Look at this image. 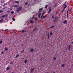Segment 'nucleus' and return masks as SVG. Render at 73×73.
I'll return each mask as SVG.
<instances>
[{"mask_svg":"<svg viewBox=\"0 0 73 73\" xmlns=\"http://www.w3.org/2000/svg\"><path fill=\"white\" fill-rule=\"evenodd\" d=\"M13 13H14V11H12L11 12V14H13Z\"/></svg>","mask_w":73,"mask_h":73,"instance_id":"25","label":"nucleus"},{"mask_svg":"<svg viewBox=\"0 0 73 73\" xmlns=\"http://www.w3.org/2000/svg\"><path fill=\"white\" fill-rule=\"evenodd\" d=\"M67 23V21L66 20L64 21H63V24H65Z\"/></svg>","mask_w":73,"mask_h":73,"instance_id":"7","label":"nucleus"},{"mask_svg":"<svg viewBox=\"0 0 73 73\" xmlns=\"http://www.w3.org/2000/svg\"><path fill=\"white\" fill-rule=\"evenodd\" d=\"M42 9H43V8H42L40 9H39V11L38 12V13H40V12L41 11H42Z\"/></svg>","mask_w":73,"mask_h":73,"instance_id":"5","label":"nucleus"},{"mask_svg":"<svg viewBox=\"0 0 73 73\" xmlns=\"http://www.w3.org/2000/svg\"><path fill=\"white\" fill-rule=\"evenodd\" d=\"M37 29V28L36 27L35 28H34L33 30V32H35Z\"/></svg>","mask_w":73,"mask_h":73,"instance_id":"18","label":"nucleus"},{"mask_svg":"<svg viewBox=\"0 0 73 73\" xmlns=\"http://www.w3.org/2000/svg\"><path fill=\"white\" fill-rule=\"evenodd\" d=\"M5 9V7L3 8V10Z\"/></svg>","mask_w":73,"mask_h":73,"instance_id":"52","label":"nucleus"},{"mask_svg":"<svg viewBox=\"0 0 73 73\" xmlns=\"http://www.w3.org/2000/svg\"><path fill=\"white\" fill-rule=\"evenodd\" d=\"M71 48V44H70L68 45V50H69Z\"/></svg>","mask_w":73,"mask_h":73,"instance_id":"4","label":"nucleus"},{"mask_svg":"<svg viewBox=\"0 0 73 73\" xmlns=\"http://www.w3.org/2000/svg\"><path fill=\"white\" fill-rule=\"evenodd\" d=\"M19 56V54H18L17 55H16L15 58H17V57H18Z\"/></svg>","mask_w":73,"mask_h":73,"instance_id":"19","label":"nucleus"},{"mask_svg":"<svg viewBox=\"0 0 73 73\" xmlns=\"http://www.w3.org/2000/svg\"><path fill=\"white\" fill-rule=\"evenodd\" d=\"M14 3H17V4H18V3H19V1H15Z\"/></svg>","mask_w":73,"mask_h":73,"instance_id":"22","label":"nucleus"},{"mask_svg":"<svg viewBox=\"0 0 73 73\" xmlns=\"http://www.w3.org/2000/svg\"><path fill=\"white\" fill-rule=\"evenodd\" d=\"M44 15H45V12L44 11L42 14V16H44Z\"/></svg>","mask_w":73,"mask_h":73,"instance_id":"21","label":"nucleus"},{"mask_svg":"<svg viewBox=\"0 0 73 73\" xmlns=\"http://www.w3.org/2000/svg\"><path fill=\"white\" fill-rule=\"evenodd\" d=\"M49 37H48V39H49Z\"/></svg>","mask_w":73,"mask_h":73,"instance_id":"55","label":"nucleus"},{"mask_svg":"<svg viewBox=\"0 0 73 73\" xmlns=\"http://www.w3.org/2000/svg\"><path fill=\"white\" fill-rule=\"evenodd\" d=\"M2 42H3V40H0V44H2Z\"/></svg>","mask_w":73,"mask_h":73,"instance_id":"28","label":"nucleus"},{"mask_svg":"<svg viewBox=\"0 0 73 73\" xmlns=\"http://www.w3.org/2000/svg\"><path fill=\"white\" fill-rule=\"evenodd\" d=\"M56 21H57V19H56L55 20V21H54V23H55V22Z\"/></svg>","mask_w":73,"mask_h":73,"instance_id":"42","label":"nucleus"},{"mask_svg":"<svg viewBox=\"0 0 73 73\" xmlns=\"http://www.w3.org/2000/svg\"><path fill=\"white\" fill-rule=\"evenodd\" d=\"M67 7V6H66V5L65 7H64L63 9H64V10H65V8H66V7Z\"/></svg>","mask_w":73,"mask_h":73,"instance_id":"20","label":"nucleus"},{"mask_svg":"<svg viewBox=\"0 0 73 73\" xmlns=\"http://www.w3.org/2000/svg\"><path fill=\"white\" fill-rule=\"evenodd\" d=\"M55 19H57V18H56V17L55 18Z\"/></svg>","mask_w":73,"mask_h":73,"instance_id":"60","label":"nucleus"},{"mask_svg":"<svg viewBox=\"0 0 73 73\" xmlns=\"http://www.w3.org/2000/svg\"><path fill=\"white\" fill-rule=\"evenodd\" d=\"M64 9H63V10L62 11L61 13H63V12H64Z\"/></svg>","mask_w":73,"mask_h":73,"instance_id":"40","label":"nucleus"},{"mask_svg":"<svg viewBox=\"0 0 73 73\" xmlns=\"http://www.w3.org/2000/svg\"><path fill=\"white\" fill-rule=\"evenodd\" d=\"M57 13H56V14H57Z\"/></svg>","mask_w":73,"mask_h":73,"instance_id":"62","label":"nucleus"},{"mask_svg":"<svg viewBox=\"0 0 73 73\" xmlns=\"http://www.w3.org/2000/svg\"><path fill=\"white\" fill-rule=\"evenodd\" d=\"M37 19H38L37 18H35V21L37 20Z\"/></svg>","mask_w":73,"mask_h":73,"instance_id":"39","label":"nucleus"},{"mask_svg":"<svg viewBox=\"0 0 73 73\" xmlns=\"http://www.w3.org/2000/svg\"><path fill=\"white\" fill-rule=\"evenodd\" d=\"M27 62H28V60L27 59H26L25 60L24 63H25V64H26V63H27Z\"/></svg>","mask_w":73,"mask_h":73,"instance_id":"8","label":"nucleus"},{"mask_svg":"<svg viewBox=\"0 0 73 73\" xmlns=\"http://www.w3.org/2000/svg\"><path fill=\"white\" fill-rule=\"evenodd\" d=\"M24 32V31L23 30L22 31V33H23V32Z\"/></svg>","mask_w":73,"mask_h":73,"instance_id":"44","label":"nucleus"},{"mask_svg":"<svg viewBox=\"0 0 73 73\" xmlns=\"http://www.w3.org/2000/svg\"><path fill=\"white\" fill-rule=\"evenodd\" d=\"M9 9H10V8H9Z\"/></svg>","mask_w":73,"mask_h":73,"instance_id":"63","label":"nucleus"},{"mask_svg":"<svg viewBox=\"0 0 73 73\" xmlns=\"http://www.w3.org/2000/svg\"><path fill=\"white\" fill-rule=\"evenodd\" d=\"M28 3V2H26V3H25V5H27Z\"/></svg>","mask_w":73,"mask_h":73,"instance_id":"37","label":"nucleus"},{"mask_svg":"<svg viewBox=\"0 0 73 73\" xmlns=\"http://www.w3.org/2000/svg\"><path fill=\"white\" fill-rule=\"evenodd\" d=\"M57 6V4H55L54 5V7H56V6Z\"/></svg>","mask_w":73,"mask_h":73,"instance_id":"30","label":"nucleus"},{"mask_svg":"<svg viewBox=\"0 0 73 73\" xmlns=\"http://www.w3.org/2000/svg\"><path fill=\"white\" fill-rule=\"evenodd\" d=\"M46 17V16L45 15L43 16V17H42V19H44V18H45V17Z\"/></svg>","mask_w":73,"mask_h":73,"instance_id":"24","label":"nucleus"},{"mask_svg":"<svg viewBox=\"0 0 73 73\" xmlns=\"http://www.w3.org/2000/svg\"><path fill=\"white\" fill-rule=\"evenodd\" d=\"M6 70H9V67H7V68H6Z\"/></svg>","mask_w":73,"mask_h":73,"instance_id":"10","label":"nucleus"},{"mask_svg":"<svg viewBox=\"0 0 73 73\" xmlns=\"http://www.w3.org/2000/svg\"><path fill=\"white\" fill-rule=\"evenodd\" d=\"M66 3V2H65V3L64 4V5L65 6V3Z\"/></svg>","mask_w":73,"mask_h":73,"instance_id":"47","label":"nucleus"},{"mask_svg":"<svg viewBox=\"0 0 73 73\" xmlns=\"http://www.w3.org/2000/svg\"><path fill=\"white\" fill-rule=\"evenodd\" d=\"M43 16H42V15L41 17H40V19H41L42 18V17H43Z\"/></svg>","mask_w":73,"mask_h":73,"instance_id":"45","label":"nucleus"},{"mask_svg":"<svg viewBox=\"0 0 73 73\" xmlns=\"http://www.w3.org/2000/svg\"><path fill=\"white\" fill-rule=\"evenodd\" d=\"M1 54H4V52L1 51Z\"/></svg>","mask_w":73,"mask_h":73,"instance_id":"41","label":"nucleus"},{"mask_svg":"<svg viewBox=\"0 0 73 73\" xmlns=\"http://www.w3.org/2000/svg\"><path fill=\"white\" fill-rule=\"evenodd\" d=\"M50 35H53V33H52V32H51V33H50Z\"/></svg>","mask_w":73,"mask_h":73,"instance_id":"32","label":"nucleus"},{"mask_svg":"<svg viewBox=\"0 0 73 73\" xmlns=\"http://www.w3.org/2000/svg\"><path fill=\"white\" fill-rule=\"evenodd\" d=\"M40 60H41V61H42V60H43V59H42V58H40Z\"/></svg>","mask_w":73,"mask_h":73,"instance_id":"33","label":"nucleus"},{"mask_svg":"<svg viewBox=\"0 0 73 73\" xmlns=\"http://www.w3.org/2000/svg\"><path fill=\"white\" fill-rule=\"evenodd\" d=\"M51 12V11H48V14H49V13H50Z\"/></svg>","mask_w":73,"mask_h":73,"instance_id":"36","label":"nucleus"},{"mask_svg":"<svg viewBox=\"0 0 73 73\" xmlns=\"http://www.w3.org/2000/svg\"><path fill=\"white\" fill-rule=\"evenodd\" d=\"M10 11H7V13H9V12H10Z\"/></svg>","mask_w":73,"mask_h":73,"instance_id":"35","label":"nucleus"},{"mask_svg":"<svg viewBox=\"0 0 73 73\" xmlns=\"http://www.w3.org/2000/svg\"><path fill=\"white\" fill-rule=\"evenodd\" d=\"M54 15H52V19H54Z\"/></svg>","mask_w":73,"mask_h":73,"instance_id":"34","label":"nucleus"},{"mask_svg":"<svg viewBox=\"0 0 73 73\" xmlns=\"http://www.w3.org/2000/svg\"><path fill=\"white\" fill-rule=\"evenodd\" d=\"M24 32H26V31H24Z\"/></svg>","mask_w":73,"mask_h":73,"instance_id":"56","label":"nucleus"},{"mask_svg":"<svg viewBox=\"0 0 73 73\" xmlns=\"http://www.w3.org/2000/svg\"><path fill=\"white\" fill-rule=\"evenodd\" d=\"M22 58L23 59H24V58Z\"/></svg>","mask_w":73,"mask_h":73,"instance_id":"58","label":"nucleus"},{"mask_svg":"<svg viewBox=\"0 0 73 73\" xmlns=\"http://www.w3.org/2000/svg\"><path fill=\"white\" fill-rule=\"evenodd\" d=\"M49 11L51 12V11H52V9L51 8V7H49Z\"/></svg>","mask_w":73,"mask_h":73,"instance_id":"16","label":"nucleus"},{"mask_svg":"<svg viewBox=\"0 0 73 73\" xmlns=\"http://www.w3.org/2000/svg\"><path fill=\"white\" fill-rule=\"evenodd\" d=\"M72 44H73V42H72Z\"/></svg>","mask_w":73,"mask_h":73,"instance_id":"59","label":"nucleus"},{"mask_svg":"<svg viewBox=\"0 0 73 73\" xmlns=\"http://www.w3.org/2000/svg\"><path fill=\"white\" fill-rule=\"evenodd\" d=\"M48 7H49V6L48 5H46L45 6V8H46H46H47Z\"/></svg>","mask_w":73,"mask_h":73,"instance_id":"11","label":"nucleus"},{"mask_svg":"<svg viewBox=\"0 0 73 73\" xmlns=\"http://www.w3.org/2000/svg\"><path fill=\"white\" fill-rule=\"evenodd\" d=\"M6 5L5 4H4L3 5V7H4Z\"/></svg>","mask_w":73,"mask_h":73,"instance_id":"46","label":"nucleus"},{"mask_svg":"<svg viewBox=\"0 0 73 73\" xmlns=\"http://www.w3.org/2000/svg\"><path fill=\"white\" fill-rule=\"evenodd\" d=\"M3 21V19L0 20V23H1V22H2Z\"/></svg>","mask_w":73,"mask_h":73,"instance_id":"31","label":"nucleus"},{"mask_svg":"<svg viewBox=\"0 0 73 73\" xmlns=\"http://www.w3.org/2000/svg\"><path fill=\"white\" fill-rule=\"evenodd\" d=\"M61 66L62 67H64L65 66V64H62L61 65Z\"/></svg>","mask_w":73,"mask_h":73,"instance_id":"14","label":"nucleus"},{"mask_svg":"<svg viewBox=\"0 0 73 73\" xmlns=\"http://www.w3.org/2000/svg\"><path fill=\"white\" fill-rule=\"evenodd\" d=\"M14 7H19V5H15V6H13Z\"/></svg>","mask_w":73,"mask_h":73,"instance_id":"13","label":"nucleus"},{"mask_svg":"<svg viewBox=\"0 0 73 73\" xmlns=\"http://www.w3.org/2000/svg\"><path fill=\"white\" fill-rule=\"evenodd\" d=\"M30 23H31V24H33V23H34V21H32V20H30Z\"/></svg>","mask_w":73,"mask_h":73,"instance_id":"6","label":"nucleus"},{"mask_svg":"<svg viewBox=\"0 0 73 73\" xmlns=\"http://www.w3.org/2000/svg\"><path fill=\"white\" fill-rule=\"evenodd\" d=\"M12 19H13V21H15V18H13Z\"/></svg>","mask_w":73,"mask_h":73,"instance_id":"38","label":"nucleus"},{"mask_svg":"<svg viewBox=\"0 0 73 73\" xmlns=\"http://www.w3.org/2000/svg\"><path fill=\"white\" fill-rule=\"evenodd\" d=\"M34 50V49L32 48H31L30 49V51L31 52H33V50Z\"/></svg>","mask_w":73,"mask_h":73,"instance_id":"12","label":"nucleus"},{"mask_svg":"<svg viewBox=\"0 0 73 73\" xmlns=\"http://www.w3.org/2000/svg\"><path fill=\"white\" fill-rule=\"evenodd\" d=\"M68 12H69V9H68L67 11V18H68V17H69V13H68Z\"/></svg>","mask_w":73,"mask_h":73,"instance_id":"3","label":"nucleus"},{"mask_svg":"<svg viewBox=\"0 0 73 73\" xmlns=\"http://www.w3.org/2000/svg\"><path fill=\"white\" fill-rule=\"evenodd\" d=\"M23 9V7H19L16 10V11L17 12H19L20 11H21Z\"/></svg>","mask_w":73,"mask_h":73,"instance_id":"1","label":"nucleus"},{"mask_svg":"<svg viewBox=\"0 0 73 73\" xmlns=\"http://www.w3.org/2000/svg\"><path fill=\"white\" fill-rule=\"evenodd\" d=\"M34 18H35V17H32V19H33Z\"/></svg>","mask_w":73,"mask_h":73,"instance_id":"50","label":"nucleus"},{"mask_svg":"<svg viewBox=\"0 0 73 73\" xmlns=\"http://www.w3.org/2000/svg\"><path fill=\"white\" fill-rule=\"evenodd\" d=\"M24 50H22L21 51V53H24Z\"/></svg>","mask_w":73,"mask_h":73,"instance_id":"27","label":"nucleus"},{"mask_svg":"<svg viewBox=\"0 0 73 73\" xmlns=\"http://www.w3.org/2000/svg\"><path fill=\"white\" fill-rule=\"evenodd\" d=\"M71 10H70V12H71Z\"/></svg>","mask_w":73,"mask_h":73,"instance_id":"54","label":"nucleus"},{"mask_svg":"<svg viewBox=\"0 0 73 73\" xmlns=\"http://www.w3.org/2000/svg\"><path fill=\"white\" fill-rule=\"evenodd\" d=\"M54 27H55V26H53L50 27V28H54Z\"/></svg>","mask_w":73,"mask_h":73,"instance_id":"26","label":"nucleus"},{"mask_svg":"<svg viewBox=\"0 0 73 73\" xmlns=\"http://www.w3.org/2000/svg\"><path fill=\"white\" fill-rule=\"evenodd\" d=\"M47 36H48V37H49V34H47Z\"/></svg>","mask_w":73,"mask_h":73,"instance_id":"43","label":"nucleus"},{"mask_svg":"<svg viewBox=\"0 0 73 73\" xmlns=\"http://www.w3.org/2000/svg\"><path fill=\"white\" fill-rule=\"evenodd\" d=\"M6 51H7V50H8V48H7V47H5V49H4Z\"/></svg>","mask_w":73,"mask_h":73,"instance_id":"15","label":"nucleus"},{"mask_svg":"<svg viewBox=\"0 0 73 73\" xmlns=\"http://www.w3.org/2000/svg\"><path fill=\"white\" fill-rule=\"evenodd\" d=\"M13 63L12 62H11L10 63V64H12Z\"/></svg>","mask_w":73,"mask_h":73,"instance_id":"53","label":"nucleus"},{"mask_svg":"<svg viewBox=\"0 0 73 73\" xmlns=\"http://www.w3.org/2000/svg\"><path fill=\"white\" fill-rule=\"evenodd\" d=\"M35 69V68L33 67V68H31L30 70V73H31L32 72H33V70Z\"/></svg>","mask_w":73,"mask_h":73,"instance_id":"2","label":"nucleus"},{"mask_svg":"<svg viewBox=\"0 0 73 73\" xmlns=\"http://www.w3.org/2000/svg\"><path fill=\"white\" fill-rule=\"evenodd\" d=\"M8 31V29H7V30H5V31L6 32V31Z\"/></svg>","mask_w":73,"mask_h":73,"instance_id":"48","label":"nucleus"},{"mask_svg":"<svg viewBox=\"0 0 73 73\" xmlns=\"http://www.w3.org/2000/svg\"><path fill=\"white\" fill-rule=\"evenodd\" d=\"M41 15V13H39V14L38 15V17H39V18L40 17V16Z\"/></svg>","mask_w":73,"mask_h":73,"instance_id":"17","label":"nucleus"},{"mask_svg":"<svg viewBox=\"0 0 73 73\" xmlns=\"http://www.w3.org/2000/svg\"><path fill=\"white\" fill-rule=\"evenodd\" d=\"M3 11L2 10H1L0 11V13H3Z\"/></svg>","mask_w":73,"mask_h":73,"instance_id":"23","label":"nucleus"},{"mask_svg":"<svg viewBox=\"0 0 73 73\" xmlns=\"http://www.w3.org/2000/svg\"><path fill=\"white\" fill-rule=\"evenodd\" d=\"M30 5V4H28V5Z\"/></svg>","mask_w":73,"mask_h":73,"instance_id":"57","label":"nucleus"},{"mask_svg":"<svg viewBox=\"0 0 73 73\" xmlns=\"http://www.w3.org/2000/svg\"><path fill=\"white\" fill-rule=\"evenodd\" d=\"M56 19H57V18H58V17H56Z\"/></svg>","mask_w":73,"mask_h":73,"instance_id":"61","label":"nucleus"},{"mask_svg":"<svg viewBox=\"0 0 73 73\" xmlns=\"http://www.w3.org/2000/svg\"><path fill=\"white\" fill-rule=\"evenodd\" d=\"M56 57H54L53 58V59L54 60H56Z\"/></svg>","mask_w":73,"mask_h":73,"instance_id":"29","label":"nucleus"},{"mask_svg":"<svg viewBox=\"0 0 73 73\" xmlns=\"http://www.w3.org/2000/svg\"><path fill=\"white\" fill-rule=\"evenodd\" d=\"M66 50H68V49H67V48H66L65 49Z\"/></svg>","mask_w":73,"mask_h":73,"instance_id":"51","label":"nucleus"},{"mask_svg":"<svg viewBox=\"0 0 73 73\" xmlns=\"http://www.w3.org/2000/svg\"><path fill=\"white\" fill-rule=\"evenodd\" d=\"M7 15H4L2 16L1 17L2 18L3 17H7Z\"/></svg>","mask_w":73,"mask_h":73,"instance_id":"9","label":"nucleus"},{"mask_svg":"<svg viewBox=\"0 0 73 73\" xmlns=\"http://www.w3.org/2000/svg\"><path fill=\"white\" fill-rule=\"evenodd\" d=\"M5 4L6 5H7L8 4V3H6Z\"/></svg>","mask_w":73,"mask_h":73,"instance_id":"49","label":"nucleus"}]
</instances>
